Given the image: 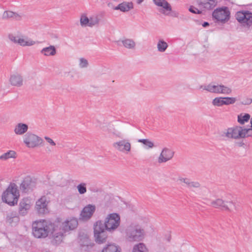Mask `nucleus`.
<instances>
[{"label": "nucleus", "mask_w": 252, "mask_h": 252, "mask_svg": "<svg viewBox=\"0 0 252 252\" xmlns=\"http://www.w3.org/2000/svg\"><path fill=\"white\" fill-rule=\"evenodd\" d=\"M32 184L31 179L29 177L25 178L20 184V189L24 192H28L31 189Z\"/></svg>", "instance_id": "26"}, {"label": "nucleus", "mask_w": 252, "mask_h": 252, "mask_svg": "<svg viewBox=\"0 0 252 252\" xmlns=\"http://www.w3.org/2000/svg\"><path fill=\"white\" fill-rule=\"evenodd\" d=\"M178 181L180 182L181 183H184L187 185V187H188L189 183L190 181V180L187 178H183V177H179L178 178Z\"/></svg>", "instance_id": "44"}, {"label": "nucleus", "mask_w": 252, "mask_h": 252, "mask_svg": "<svg viewBox=\"0 0 252 252\" xmlns=\"http://www.w3.org/2000/svg\"><path fill=\"white\" fill-rule=\"evenodd\" d=\"M200 89L212 93L223 94H230L232 92V90L227 86L223 85H216L214 83L201 85L200 87Z\"/></svg>", "instance_id": "7"}, {"label": "nucleus", "mask_w": 252, "mask_h": 252, "mask_svg": "<svg viewBox=\"0 0 252 252\" xmlns=\"http://www.w3.org/2000/svg\"><path fill=\"white\" fill-rule=\"evenodd\" d=\"M126 238L130 242H138L142 240L144 237V229L139 222L131 223L125 230Z\"/></svg>", "instance_id": "2"}, {"label": "nucleus", "mask_w": 252, "mask_h": 252, "mask_svg": "<svg viewBox=\"0 0 252 252\" xmlns=\"http://www.w3.org/2000/svg\"><path fill=\"white\" fill-rule=\"evenodd\" d=\"M243 127L234 126L224 129L220 133V136L225 140L239 139L243 138Z\"/></svg>", "instance_id": "4"}, {"label": "nucleus", "mask_w": 252, "mask_h": 252, "mask_svg": "<svg viewBox=\"0 0 252 252\" xmlns=\"http://www.w3.org/2000/svg\"><path fill=\"white\" fill-rule=\"evenodd\" d=\"M89 65L88 61L83 58L79 59V66L80 68H86Z\"/></svg>", "instance_id": "41"}, {"label": "nucleus", "mask_w": 252, "mask_h": 252, "mask_svg": "<svg viewBox=\"0 0 252 252\" xmlns=\"http://www.w3.org/2000/svg\"><path fill=\"white\" fill-rule=\"evenodd\" d=\"M154 3L161 7L159 11L164 15H168L172 11L170 4L166 0H153Z\"/></svg>", "instance_id": "16"}, {"label": "nucleus", "mask_w": 252, "mask_h": 252, "mask_svg": "<svg viewBox=\"0 0 252 252\" xmlns=\"http://www.w3.org/2000/svg\"><path fill=\"white\" fill-rule=\"evenodd\" d=\"M20 36H15L13 34H9L8 36L9 39L14 43L18 44V40Z\"/></svg>", "instance_id": "42"}, {"label": "nucleus", "mask_w": 252, "mask_h": 252, "mask_svg": "<svg viewBox=\"0 0 252 252\" xmlns=\"http://www.w3.org/2000/svg\"><path fill=\"white\" fill-rule=\"evenodd\" d=\"M243 138L248 137H252V127L246 128L243 127Z\"/></svg>", "instance_id": "39"}, {"label": "nucleus", "mask_w": 252, "mask_h": 252, "mask_svg": "<svg viewBox=\"0 0 252 252\" xmlns=\"http://www.w3.org/2000/svg\"><path fill=\"white\" fill-rule=\"evenodd\" d=\"M101 128L103 131L107 130V128H106V126H103Z\"/></svg>", "instance_id": "49"}, {"label": "nucleus", "mask_w": 252, "mask_h": 252, "mask_svg": "<svg viewBox=\"0 0 252 252\" xmlns=\"http://www.w3.org/2000/svg\"><path fill=\"white\" fill-rule=\"evenodd\" d=\"M119 250L118 247L114 245V244H109L107 245L105 247H104L102 252H119Z\"/></svg>", "instance_id": "35"}, {"label": "nucleus", "mask_w": 252, "mask_h": 252, "mask_svg": "<svg viewBox=\"0 0 252 252\" xmlns=\"http://www.w3.org/2000/svg\"><path fill=\"white\" fill-rule=\"evenodd\" d=\"M96 210V207L93 204H88L85 206L80 214V219L82 220H88L93 216Z\"/></svg>", "instance_id": "13"}, {"label": "nucleus", "mask_w": 252, "mask_h": 252, "mask_svg": "<svg viewBox=\"0 0 252 252\" xmlns=\"http://www.w3.org/2000/svg\"><path fill=\"white\" fill-rule=\"evenodd\" d=\"M19 196L18 186L15 183H11L3 192L2 200L10 206H14L17 204Z\"/></svg>", "instance_id": "3"}, {"label": "nucleus", "mask_w": 252, "mask_h": 252, "mask_svg": "<svg viewBox=\"0 0 252 252\" xmlns=\"http://www.w3.org/2000/svg\"><path fill=\"white\" fill-rule=\"evenodd\" d=\"M235 17L244 26H250L252 24V13L249 11H238L235 14Z\"/></svg>", "instance_id": "12"}, {"label": "nucleus", "mask_w": 252, "mask_h": 252, "mask_svg": "<svg viewBox=\"0 0 252 252\" xmlns=\"http://www.w3.org/2000/svg\"><path fill=\"white\" fill-rule=\"evenodd\" d=\"M228 204L229 206L233 205L235 208V205L232 201H224L222 199L218 198L211 202V206L216 208H221L225 210L230 211L229 206L226 204Z\"/></svg>", "instance_id": "20"}, {"label": "nucleus", "mask_w": 252, "mask_h": 252, "mask_svg": "<svg viewBox=\"0 0 252 252\" xmlns=\"http://www.w3.org/2000/svg\"><path fill=\"white\" fill-rule=\"evenodd\" d=\"M29 126L26 124L19 123L16 124L14 127V132L15 134L22 135L28 132Z\"/></svg>", "instance_id": "24"}, {"label": "nucleus", "mask_w": 252, "mask_h": 252, "mask_svg": "<svg viewBox=\"0 0 252 252\" xmlns=\"http://www.w3.org/2000/svg\"><path fill=\"white\" fill-rule=\"evenodd\" d=\"M189 11L192 13H194V14H200L201 13V11L199 10H198L197 8H196V7H195L194 6H190L189 8Z\"/></svg>", "instance_id": "45"}, {"label": "nucleus", "mask_w": 252, "mask_h": 252, "mask_svg": "<svg viewBox=\"0 0 252 252\" xmlns=\"http://www.w3.org/2000/svg\"><path fill=\"white\" fill-rule=\"evenodd\" d=\"M77 189L80 194H83L87 192L86 184L82 183L77 186Z\"/></svg>", "instance_id": "38"}, {"label": "nucleus", "mask_w": 252, "mask_h": 252, "mask_svg": "<svg viewBox=\"0 0 252 252\" xmlns=\"http://www.w3.org/2000/svg\"><path fill=\"white\" fill-rule=\"evenodd\" d=\"M252 102V99H250V102H249V103H251Z\"/></svg>", "instance_id": "51"}, {"label": "nucleus", "mask_w": 252, "mask_h": 252, "mask_svg": "<svg viewBox=\"0 0 252 252\" xmlns=\"http://www.w3.org/2000/svg\"><path fill=\"white\" fill-rule=\"evenodd\" d=\"M15 152L10 150L0 156V159L5 160L10 158H15Z\"/></svg>", "instance_id": "32"}, {"label": "nucleus", "mask_w": 252, "mask_h": 252, "mask_svg": "<svg viewBox=\"0 0 252 252\" xmlns=\"http://www.w3.org/2000/svg\"><path fill=\"white\" fill-rule=\"evenodd\" d=\"M23 143L29 148H34L40 146L43 139L37 135L32 132H27L23 137Z\"/></svg>", "instance_id": "6"}, {"label": "nucleus", "mask_w": 252, "mask_h": 252, "mask_svg": "<svg viewBox=\"0 0 252 252\" xmlns=\"http://www.w3.org/2000/svg\"><path fill=\"white\" fill-rule=\"evenodd\" d=\"M40 53L45 56H54L56 54V49L55 46L50 45L49 47L43 48Z\"/></svg>", "instance_id": "28"}, {"label": "nucleus", "mask_w": 252, "mask_h": 252, "mask_svg": "<svg viewBox=\"0 0 252 252\" xmlns=\"http://www.w3.org/2000/svg\"><path fill=\"white\" fill-rule=\"evenodd\" d=\"M138 142L143 143L146 149H152L155 147L154 143L148 139H140L138 140Z\"/></svg>", "instance_id": "33"}, {"label": "nucleus", "mask_w": 252, "mask_h": 252, "mask_svg": "<svg viewBox=\"0 0 252 252\" xmlns=\"http://www.w3.org/2000/svg\"><path fill=\"white\" fill-rule=\"evenodd\" d=\"M168 47V45L166 42L162 39L158 40L157 43L158 51L159 52H164L166 51Z\"/></svg>", "instance_id": "31"}, {"label": "nucleus", "mask_w": 252, "mask_h": 252, "mask_svg": "<svg viewBox=\"0 0 252 252\" xmlns=\"http://www.w3.org/2000/svg\"><path fill=\"white\" fill-rule=\"evenodd\" d=\"M144 0H137L136 2L137 3L139 4H141L142 2H143Z\"/></svg>", "instance_id": "48"}, {"label": "nucleus", "mask_w": 252, "mask_h": 252, "mask_svg": "<svg viewBox=\"0 0 252 252\" xmlns=\"http://www.w3.org/2000/svg\"><path fill=\"white\" fill-rule=\"evenodd\" d=\"M48 201L45 196H42L36 202L35 208L38 213L44 214L48 212Z\"/></svg>", "instance_id": "19"}, {"label": "nucleus", "mask_w": 252, "mask_h": 252, "mask_svg": "<svg viewBox=\"0 0 252 252\" xmlns=\"http://www.w3.org/2000/svg\"><path fill=\"white\" fill-rule=\"evenodd\" d=\"M230 14L228 8L224 6L216 9L213 12L212 16L218 22L224 23L229 20Z\"/></svg>", "instance_id": "9"}, {"label": "nucleus", "mask_w": 252, "mask_h": 252, "mask_svg": "<svg viewBox=\"0 0 252 252\" xmlns=\"http://www.w3.org/2000/svg\"><path fill=\"white\" fill-rule=\"evenodd\" d=\"M121 42L124 47L128 49L135 50L136 43L134 40L131 38H124L121 40Z\"/></svg>", "instance_id": "27"}, {"label": "nucleus", "mask_w": 252, "mask_h": 252, "mask_svg": "<svg viewBox=\"0 0 252 252\" xmlns=\"http://www.w3.org/2000/svg\"><path fill=\"white\" fill-rule=\"evenodd\" d=\"M251 127H252V118L251 119Z\"/></svg>", "instance_id": "50"}, {"label": "nucleus", "mask_w": 252, "mask_h": 252, "mask_svg": "<svg viewBox=\"0 0 252 252\" xmlns=\"http://www.w3.org/2000/svg\"><path fill=\"white\" fill-rule=\"evenodd\" d=\"M9 82L13 86L20 87L23 85V76L18 73L11 75L9 78Z\"/></svg>", "instance_id": "21"}, {"label": "nucleus", "mask_w": 252, "mask_h": 252, "mask_svg": "<svg viewBox=\"0 0 252 252\" xmlns=\"http://www.w3.org/2000/svg\"><path fill=\"white\" fill-rule=\"evenodd\" d=\"M44 139L46 141L52 146H55L56 145V143L53 141L52 139L48 136H45Z\"/></svg>", "instance_id": "46"}, {"label": "nucleus", "mask_w": 252, "mask_h": 252, "mask_svg": "<svg viewBox=\"0 0 252 252\" xmlns=\"http://www.w3.org/2000/svg\"><path fill=\"white\" fill-rule=\"evenodd\" d=\"M209 26V24L207 22H205L202 24V26L203 27H207Z\"/></svg>", "instance_id": "47"}, {"label": "nucleus", "mask_w": 252, "mask_h": 252, "mask_svg": "<svg viewBox=\"0 0 252 252\" xmlns=\"http://www.w3.org/2000/svg\"><path fill=\"white\" fill-rule=\"evenodd\" d=\"M132 252H148V250L144 244L139 243L134 246Z\"/></svg>", "instance_id": "34"}, {"label": "nucleus", "mask_w": 252, "mask_h": 252, "mask_svg": "<svg viewBox=\"0 0 252 252\" xmlns=\"http://www.w3.org/2000/svg\"><path fill=\"white\" fill-rule=\"evenodd\" d=\"M113 147L119 152L128 153L131 150V144L126 139H123L114 142L113 144Z\"/></svg>", "instance_id": "15"}, {"label": "nucleus", "mask_w": 252, "mask_h": 252, "mask_svg": "<svg viewBox=\"0 0 252 252\" xmlns=\"http://www.w3.org/2000/svg\"><path fill=\"white\" fill-rule=\"evenodd\" d=\"M104 227L106 230L109 232H112L116 230L120 224V217L117 213L109 214L106 218Z\"/></svg>", "instance_id": "8"}, {"label": "nucleus", "mask_w": 252, "mask_h": 252, "mask_svg": "<svg viewBox=\"0 0 252 252\" xmlns=\"http://www.w3.org/2000/svg\"><path fill=\"white\" fill-rule=\"evenodd\" d=\"M2 19L5 20L12 19L20 21L22 19V16L17 13L10 10H6L3 12L2 15Z\"/></svg>", "instance_id": "23"}, {"label": "nucleus", "mask_w": 252, "mask_h": 252, "mask_svg": "<svg viewBox=\"0 0 252 252\" xmlns=\"http://www.w3.org/2000/svg\"><path fill=\"white\" fill-rule=\"evenodd\" d=\"M200 187V184L198 182H193L190 180L188 188L189 189L199 188Z\"/></svg>", "instance_id": "43"}, {"label": "nucleus", "mask_w": 252, "mask_h": 252, "mask_svg": "<svg viewBox=\"0 0 252 252\" xmlns=\"http://www.w3.org/2000/svg\"><path fill=\"white\" fill-rule=\"evenodd\" d=\"M51 232L52 233V243L54 245H58L63 241L64 234L66 233L62 230V228L57 223H53Z\"/></svg>", "instance_id": "11"}, {"label": "nucleus", "mask_w": 252, "mask_h": 252, "mask_svg": "<svg viewBox=\"0 0 252 252\" xmlns=\"http://www.w3.org/2000/svg\"><path fill=\"white\" fill-rule=\"evenodd\" d=\"M18 44L22 46H30L35 44V42L28 38H24L20 37L18 40Z\"/></svg>", "instance_id": "30"}, {"label": "nucleus", "mask_w": 252, "mask_h": 252, "mask_svg": "<svg viewBox=\"0 0 252 252\" xmlns=\"http://www.w3.org/2000/svg\"><path fill=\"white\" fill-rule=\"evenodd\" d=\"M62 228V230L65 232L73 230L77 227L78 224V220L75 218H70L63 222H57Z\"/></svg>", "instance_id": "14"}, {"label": "nucleus", "mask_w": 252, "mask_h": 252, "mask_svg": "<svg viewBox=\"0 0 252 252\" xmlns=\"http://www.w3.org/2000/svg\"><path fill=\"white\" fill-rule=\"evenodd\" d=\"M250 118V115L248 114H241L238 116V122L240 124H244L248 122Z\"/></svg>", "instance_id": "36"}, {"label": "nucleus", "mask_w": 252, "mask_h": 252, "mask_svg": "<svg viewBox=\"0 0 252 252\" xmlns=\"http://www.w3.org/2000/svg\"><path fill=\"white\" fill-rule=\"evenodd\" d=\"M53 223L45 220L34 221L32 224V233L33 236L38 239L46 238L51 233Z\"/></svg>", "instance_id": "1"}, {"label": "nucleus", "mask_w": 252, "mask_h": 252, "mask_svg": "<svg viewBox=\"0 0 252 252\" xmlns=\"http://www.w3.org/2000/svg\"><path fill=\"white\" fill-rule=\"evenodd\" d=\"M94 229L95 241L98 244L105 242L107 238V234L103 222L100 220L96 221L94 224Z\"/></svg>", "instance_id": "5"}, {"label": "nucleus", "mask_w": 252, "mask_h": 252, "mask_svg": "<svg viewBox=\"0 0 252 252\" xmlns=\"http://www.w3.org/2000/svg\"><path fill=\"white\" fill-rule=\"evenodd\" d=\"M174 155V152L172 150L167 148H164L158 158V162L159 164L165 163L171 160Z\"/></svg>", "instance_id": "17"}, {"label": "nucleus", "mask_w": 252, "mask_h": 252, "mask_svg": "<svg viewBox=\"0 0 252 252\" xmlns=\"http://www.w3.org/2000/svg\"><path fill=\"white\" fill-rule=\"evenodd\" d=\"M133 8V3L132 2L124 1L120 3L116 6H113L111 8L115 10H120L122 12H128Z\"/></svg>", "instance_id": "22"}, {"label": "nucleus", "mask_w": 252, "mask_h": 252, "mask_svg": "<svg viewBox=\"0 0 252 252\" xmlns=\"http://www.w3.org/2000/svg\"><path fill=\"white\" fill-rule=\"evenodd\" d=\"M32 206L31 199L28 197L23 198L19 205V213L21 216L26 215Z\"/></svg>", "instance_id": "18"}, {"label": "nucleus", "mask_w": 252, "mask_h": 252, "mask_svg": "<svg viewBox=\"0 0 252 252\" xmlns=\"http://www.w3.org/2000/svg\"><path fill=\"white\" fill-rule=\"evenodd\" d=\"M217 0H197L199 5L205 9L209 10L213 9L217 4Z\"/></svg>", "instance_id": "25"}, {"label": "nucleus", "mask_w": 252, "mask_h": 252, "mask_svg": "<svg viewBox=\"0 0 252 252\" xmlns=\"http://www.w3.org/2000/svg\"><path fill=\"white\" fill-rule=\"evenodd\" d=\"M212 104L218 107L224 105V97H218L215 98L212 101Z\"/></svg>", "instance_id": "37"}, {"label": "nucleus", "mask_w": 252, "mask_h": 252, "mask_svg": "<svg viewBox=\"0 0 252 252\" xmlns=\"http://www.w3.org/2000/svg\"><path fill=\"white\" fill-rule=\"evenodd\" d=\"M236 101V98L235 97H224V105H230L234 104Z\"/></svg>", "instance_id": "40"}, {"label": "nucleus", "mask_w": 252, "mask_h": 252, "mask_svg": "<svg viewBox=\"0 0 252 252\" xmlns=\"http://www.w3.org/2000/svg\"><path fill=\"white\" fill-rule=\"evenodd\" d=\"M100 19L97 15H93L88 17L85 13L82 14L80 16V23L83 28L91 27L97 26L99 24Z\"/></svg>", "instance_id": "10"}, {"label": "nucleus", "mask_w": 252, "mask_h": 252, "mask_svg": "<svg viewBox=\"0 0 252 252\" xmlns=\"http://www.w3.org/2000/svg\"><path fill=\"white\" fill-rule=\"evenodd\" d=\"M6 220V222L10 224H12V223H16L19 220L16 212H12L7 214Z\"/></svg>", "instance_id": "29"}]
</instances>
